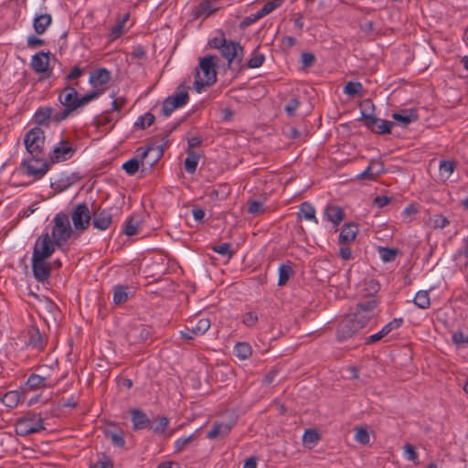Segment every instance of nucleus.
I'll use <instances>...</instances> for the list:
<instances>
[{
    "mask_svg": "<svg viewBox=\"0 0 468 468\" xmlns=\"http://www.w3.org/2000/svg\"><path fill=\"white\" fill-rule=\"evenodd\" d=\"M402 318H394L393 320L386 324L378 333L365 337L364 344L372 345L376 342L380 341L384 336L388 335L393 330L399 328L402 325Z\"/></svg>",
    "mask_w": 468,
    "mask_h": 468,
    "instance_id": "4468645a",
    "label": "nucleus"
},
{
    "mask_svg": "<svg viewBox=\"0 0 468 468\" xmlns=\"http://www.w3.org/2000/svg\"><path fill=\"white\" fill-rule=\"evenodd\" d=\"M298 217L303 218L306 220H313L315 224H318V219L315 217V208L309 202H303L300 206Z\"/></svg>",
    "mask_w": 468,
    "mask_h": 468,
    "instance_id": "c756f323",
    "label": "nucleus"
},
{
    "mask_svg": "<svg viewBox=\"0 0 468 468\" xmlns=\"http://www.w3.org/2000/svg\"><path fill=\"white\" fill-rule=\"evenodd\" d=\"M137 156L141 158L143 169H149L163 156V148L157 145L139 147Z\"/></svg>",
    "mask_w": 468,
    "mask_h": 468,
    "instance_id": "1a4fd4ad",
    "label": "nucleus"
},
{
    "mask_svg": "<svg viewBox=\"0 0 468 468\" xmlns=\"http://www.w3.org/2000/svg\"><path fill=\"white\" fill-rule=\"evenodd\" d=\"M358 233V226L356 223L350 222L343 225L340 234L339 242L346 244L352 242Z\"/></svg>",
    "mask_w": 468,
    "mask_h": 468,
    "instance_id": "5701e85b",
    "label": "nucleus"
},
{
    "mask_svg": "<svg viewBox=\"0 0 468 468\" xmlns=\"http://www.w3.org/2000/svg\"><path fill=\"white\" fill-rule=\"evenodd\" d=\"M361 330L359 325L350 317H345L340 321L336 329V339L338 342H344L353 337Z\"/></svg>",
    "mask_w": 468,
    "mask_h": 468,
    "instance_id": "f8f14e48",
    "label": "nucleus"
},
{
    "mask_svg": "<svg viewBox=\"0 0 468 468\" xmlns=\"http://www.w3.org/2000/svg\"><path fill=\"white\" fill-rule=\"evenodd\" d=\"M47 259L32 257V271L37 282H45L51 273V264L46 262Z\"/></svg>",
    "mask_w": 468,
    "mask_h": 468,
    "instance_id": "2eb2a0df",
    "label": "nucleus"
},
{
    "mask_svg": "<svg viewBox=\"0 0 468 468\" xmlns=\"http://www.w3.org/2000/svg\"><path fill=\"white\" fill-rule=\"evenodd\" d=\"M24 144L31 156H40L45 144L44 131L39 126L31 128L25 135Z\"/></svg>",
    "mask_w": 468,
    "mask_h": 468,
    "instance_id": "39448f33",
    "label": "nucleus"
},
{
    "mask_svg": "<svg viewBox=\"0 0 468 468\" xmlns=\"http://www.w3.org/2000/svg\"><path fill=\"white\" fill-rule=\"evenodd\" d=\"M129 288L125 285H115L113 287V303L115 304H121L125 303L129 298Z\"/></svg>",
    "mask_w": 468,
    "mask_h": 468,
    "instance_id": "473e14b6",
    "label": "nucleus"
},
{
    "mask_svg": "<svg viewBox=\"0 0 468 468\" xmlns=\"http://www.w3.org/2000/svg\"><path fill=\"white\" fill-rule=\"evenodd\" d=\"M49 52H37L36 53L30 62L32 69L36 73H46L48 70L49 66Z\"/></svg>",
    "mask_w": 468,
    "mask_h": 468,
    "instance_id": "a211bd4d",
    "label": "nucleus"
},
{
    "mask_svg": "<svg viewBox=\"0 0 468 468\" xmlns=\"http://www.w3.org/2000/svg\"><path fill=\"white\" fill-rule=\"evenodd\" d=\"M362 90L363 85L358 81H348L343 89L344 93L350 96L356 95Z\"/></svg>",
    "mask_w": 468,
    "mask_h": 468,
    "instance_id": "de8ad7c7",
    "label": "nucleus"
},
{
    "mask_svg": "<svg viewBox=\"0 0 468 468\" xmlns=\"http://www.w3.org/2000/svg\"><path fill=\"white\" fill-rule=\"evenodd\" d=\"M154 115L150 113V112H146L145 114L140 116L137 121L135 122L134 125L136 127H139L140 129H145L149 126H151L154 122Z\"/></svg>",
    "mask_w": 468,
    "mask_h": 468,
    "instance_id": "8fccbe9b",
    "label": "nucleus"
},
{
    "mask_svg": "<svg viewBox=\"0 0 468 468\" xmlns=\"http://www.w3.org/2000/svg\"><path fill=\"white\" fill-rule=\"evenodd\" d=\"M133 428L134 430H143L150 428L151 420L147 415L141 410L133 409L131 410Z\"/></svg>",
    "mask_w": 468,
    "mask_h": 468,
    "instance_id": "4be33fe9",
    "label": "nucleus"
},
{
    "mask_svg": "<svg viewBox=\"0 0 468 468\" xmlns=\"http://www.w3.org/2000/svg\"><path fill=\"white\" fill-rule=\"evenodd\" d=\"M350 317L356 322L357 325L362 329L364 328L369 321L374 317L373 315L367 314V312L356 308V312L350 314Z\"/></svg>",
    "mask_w": 468,
    "mask_h": 468,
    "instance_id": "f704fd0d",
    "label": "nucleus"
},
{
    "mask_svg": "<svg viewBox=\"0 0 468 468\" xmlns=\"http://www.w3.org/2000/svg\"><path fill=\"white\" fill-rule=\"evenodd\" d=\"M58 382V379H52L48 375L31 374L27 378V385L30 389L40 388H52Z\"/></svg>",
    "mask_w": 468,
    "mask_h": 468,
    "instance_id": "dca6fc26",
    "label": "nucleus"
},
{
    "mask_svg": "<svg viewBox=\"0 0 468 468\" xmlns=\"http://www.w3.org/2000/svg\"><path fill=\"white\" fill-rule=\"evenodd\" d=\"M56 247H58V244L51 239L50 235L48 232L43 233L35 242L32 257L48 259L53 254Z\"/></svg>",
    "mask_w": 468,
    "mask_h": 468,
    "instance_id": "6e6552de",
    "label": "nucleus"
},
{
    "mask_svg": "<svg viewBox=\"0 0 468 468\" xmlns=\"http://www.w3.org/2000/svg\"><path fill=\"white\" fill-rule=\"evenodd\" d=\"M324 217L327 221L333 223L334 226H337L344 218V211L338 206H327L324 212Z\"/></svg>",
    "mask_w": 468,
    "mask_h": 468,
    "instance_id": "a878e982",
    "label": "nucleus"
},
{
    "mask_svg": "<svg viewBox=\"0 0 468 468\" xmlns=\"http://www.w3.org/2000/svg\"><path fill=\"white\" fill-rule=\"evenodd\" d=\"M223 58L228 61L229 68L232 63L237 62L239 64L243 56V48L237 42L228 40L224 48L219 49Z\"/></svg>",
    "mask_w": 468,
    "mask_h": 468,
    "instance_id": "ddd939ff",
    "label": "nucleus"
},
{
    "mask_svg": "<svg viewBox=\"0 0 468 468\" xmlns=\"http://www.w3.org/2000/svg\"><path fill=\"white\" fill-rule=\"evenodd\" d=\"M456 168L453 161L441 160L439 165V174L441 179L448 180Z\"/></svg>",
    "mask_w": 468,
    "mask_h": 468,
    "instance_id": "72a5a7b5",
    "label": "nucleus"
},
{
    "mask_svg": "<svg viewBox=\"0 0 468 468\" xmlns=\"http://www.w3.org/2000/svg\"><path fill=\"white\" fill-rule=\"evenodd\" d=\"M403 454L407 460L411 461L414 463H418V453L415 450V447L410 443H406L404 445Z\"/></svg>",
    "mask_w": 468,
    "mask_h": 468,
    "instance_id": "5fc2aeb1",
    "label": "nucleus"
},
{
    "mask_svg": "<svg viewBox=\"0 0 468 468\" xmlns=\"http://www.w3.org/2000/svg\"><path fill=\"white\" fill-rule=\"evenodd\" d=\"M320 440L318 432L314 429L306 430L303 436V441L305 445L313 447Z\"/></svg>",
    "mask_w": 468,
    "mask_h": 468,
    "instance_id": "79ce46f5",
    "label": "nucleus"
},
{
    "mask_svg": "<svg viewBox=\"0 0 468 468\" xmlns=\"http://www.w3.org/2000/svg\"><path fill=\"white\" fill-rule=\"evenodd\" d=\"M282 1V0H271L263 5V6L258 10L256 13L251 14L248 18L255 22L256 20L269 15L271 12L281 6Z\"/></svg>",
    "mask_w": 468,
    "mask_h": 468,
    "instance_id": "393cba45",
    "label": "nucleus"
},
{
    "mask_svg": "<svg viewBox=\"0 0 468 468\" xmlns=\"http://www.w3.org/2000/svg\"><path fill=\"white\" fill-rule=\"evenodd\" d=\"M378 304V301L375 296L369 297L368 299L359 302L356 304V308L367 312V314L375 316L376 315V308Z\"/></svg>",
    "mask_w": 468,
    "mask_h": 468,
    "instance_id": "4c0bfd02",
    "label": "nucleus"
},
{
    "mask_svg": "<svg viewBox=\"0 0 468 468\" xmlns=\"http://www.w3.org/2000/svg\"><path fill=\"white\" fill-rule=\"evenodd\" d=\"M51 116V109L50 108H44L39 109L36 112L34 115L35 122L38 125L45 124L48 120H49Z\"/></svg>",
    "mask_w": 468,
    "mask_h": 468,
    "instance_id": "49530a36",
    "label": "nucleus"
},
{
    "mask_svg": "<svg viewBox=\"0 0 468 468\" xmlns=\"http://www.w3.org/2000/svg\"><path fill=\"white\" fill-rule=\"evenodd\" d=\"M112 463L110 458L104 456L95 463L91 464L90 468H112Z\"/></svg>",
    "mask_w": 468,
    "mask_h": 468,
    "instance_id": "774afa93",
    "label": "nucleus"
},
{
    "mask_svg": "<svg viewBox=\"0 0 468 468\" xmlns=\"http://www.w3.org/2000/svg\"><path fill=\"white\" fill-rule=\"evenodd\" d=\"M210 327V321L207 318H201L195 326L191 328V332L197 335L205 334Z\"/></svg>",
    "mask_w": 468,
    "mask_h": 468,
    "instance_id": "a18cd8bd",
    "label": "nucleus"
},
{
    "mask_svg": "<svg viewBox=\"0 0 468 468\" xmlns=\"http://www.w3.org/2000/svg\"><path fill=\"white\" fill-rule=\"evenodd\" d=\"M231 429L232 425L229 423L215 422L211 430L207 432V437L210 440H214L219 436L227 435Z\"/></svg>",
    "mask_w": 468,
    "mask_h": 468,
    "instance_id": "cd10ccee",
    "label": "nucleus"
},
{
    "mask_svg": "<svg viewBox=\"0 0 468 468\" xmlns=\"http://www.w3.org/2000/svg\"><path fill=\"white\" fill-rule=\"evenodd\" d=\"M413 303L420 309H428L431 305L429 291H419L413 299Z\"/></svg>",
    "mask_w": 468,
    "mask_h": 468,
    "instance_id": "58836bf2",
    "label": "nucleus"
},
{
    "mask_svg": "<svg viewBox=\"0 0 468 468\" xmlns=\"http://www.w3.org/2000/svg\"><path fill=\"white\" fill-rule=\"evenodd\" d=\"M70 185L69 177L60 176L50 180V187L58 193L68 189Z\"/></svg>",
    "mask_w": 468,
    "mask_h": 468,
    "instance_id": "ea45409f",
    "label": "nucleus"
},
{
    "mask_svg": "<svg viewBox=\"0 0 468 468\" xmlns=\"http://www.w3.org/2000/svg\"><path fill=\"white\" fill-rule=\"evenodd\" d=\"M21 166L25 168V173L35 179L42 178L49 170L48 163L40 156H32L30 159L23 160Z\"/></svg>",
    "mask_w": 468,
    "mask_h": 468,
    "instance_id": "0eeeda50",
    "label": "nucleus"
},
{
    "mask_svg": "<svg viewBox=\"0 0 468 468\" xmlns=\"http://www.w3.org/2000/svg\"><path fill=\"white\" fill-rule=\"evenodd\" d=\"M300 105V101L298 98L292 97L289 100L287 104L284 107V111L289 116H293Z\"/></svg>",
    "mask_w": 468,
    "mask_h": 468,
    "instance_id": "bf43d9fd",
    "label": "nucleus"
},
{
    "mask_svg": "<svg viewBox=\"0 0 468 468\" xmlns=\"http://www.w3.org/2000/svg\"><path fill=\"white\" fill-rule=\"evenodd\" d=\"M278 274H279L278 285L279 286L285 285L293 274L292 263L287 262V263L281 264L278 268Z\"/></svg>",
    "mask_w": 468,
    "mask_h": 468,
    "instance_id": "7c9ffc66",
    "label": "nucleus"
},
{
    "mask_svg": "<svg viewBox=\"0 0 468 468\" xmlns=\"http://www.w3.org/2000/svg\"><path fill=\"white\" fill-rule=\"evenodd\" d=\"M110 79V71L104 68H101L90 75L89 81L92 87L99 88L107 84Z\"/></svg>",
    "mask_w": 468,
    "mask_h": 468,
    "instance_id": "b1692460",
    "label": "nucleus"
},
{
    "mask_svg": "<svg viewBox=\"0 0 468 468\" xmlns=\"http://www.w3.org/2000/svg\"><path fill=\"white\" fill-rule=\"evenodd\" d=\"M112 223V215L109 210H101L93 213L92 225L99 230H106Z\"/></svg>",
    "mask_w": 468,
    "mask_h": 468,
    "instance_id": "6ab92c4d",
    "label": "nucleus"
},
{
    "mask_svg": "<svg viewBox=\"0 0 468 468\" xmlns=\"http://www.w3.org/2000/svg\"><path fill=\"white\" fill-rule=\"evenodd\" d=\"M169 424V420L166 417H159L155 426H150V429L154 433H163Z\"/></svg>",
    "mask_w": 468,
    "mask_h": 468,
    "instance_id": "13d9d810",
    "label": "nucleus"
},
{
    "mask_svg": "<svg viewBox=\"0 0 468 468\" xmlns=\"http://www.w3.org/2000/svg\"><path fill=\"white\" fill-rule=\"evenodd\" d=\"M52 23V16L50 14H36L33 19V27L37 35L44 34Z\"/></svg>",
    "mask_w": 468,
    "mask_h": 468,
    "instance_id": "412c9836",
    "label": "nucleus"
},
{
    "mask_svg": "<svg viewBox=\"0 0 468 468\" xmlns=\"http://www.w3.org/2000/svg\"><path fill=\"white\" fill-rule=\"evenodd\" d=\"M141 222L138 217L131 216L125 219L123 222V233L126 236H133L138 232Z\"/></svg>",
    "mask_w": 468,
    "mask_h": 468,
    "instance_id": "2f4dec72",
    "label": "nucleus"
},
{
    "mask_svg": "<svg viewBox=\"0 0 468 468\" xmlns=\"http://www.w3.org/2000/svg\"><path fill=\"white\" fill-rule=\"evenodd\" d=\"M265 60V57L261 53L254 54L251 58L248 61V68L257 69L260 68Z\"/></svg>",
    "mask_w": 468,
    "mask_h": 468,
    "instance_id": "052dcab7",
    "label": "nucleus"
},
{
    "mask_svg": "<svg viewBox=\"0 0 468 468\" xmlns=\"http://www.w3.org/2000/svg\"><path fill=\"white\" fill-rule=\"evenodd\" d=\"M354 439L362 445H367L370 442V435L366 427H356Z\"/></svg>",
    "mask_w": 468,
    "mask_h": 468,
    "instance_id": "a19ab883",
    "label": "nucleus"
},
{
    "mask_svg": "<svg viewBox=\"0 0 468 468\" xmlns=\"http://www.w3.org/2000/svg\"><path fill=\"white\" fill-rule=\"evenodd\" d=\"M140 165H141V158L137 156V150H136L135 155L133 158L129 159L128 161L124 162L122 164V167L127 175L133 176L139 170Z\"/></svg>",
    "mask_w": 468,
    "mask_h": 468,
    "instance_id": "e433bc0d",
    "label": "nucleus"
},
{
    "mask_svg": "<svg viewBox=\"0 0 468 468\" xmlns=\"http://www.w3.org/2000/svg\"><path fill=\"white\" fill-rule=\"evenodd\" d=\"M101 93H102V90H95V91L86 93L81 97H79L80 107L89 103L90 101H91L94 99H97Z\"/></svg>",
    "mask_w": 468,
    "mask_h": 468,
    "instance_id": "680f3d73",
    "label": "nucleus"
},
{
    "mask_svg": "<svg viewBox=\"0 0 468 468\" xmlns=\"http://www.w3.org/2000/svg\"><path fill=\"white\" fill-rule=\"evenodd\" d=\"M430 221L433 229H442L450 224L448 218L441 214L434 215L431 218Z\"/></svg>",
    "mask_w": 468,
    "mask_h": 468,
    "instance_id": "603ef678",
    "label": "nucleus"
},
{
    "mask_svg": "<svg viewBox=\"0 0 468 468\" xmlns=\"http://www.w3.org/2000/svg\"><path fill=\"white\" fill-rule=\"evenodd\" d=\"M392 118L396 122H399L403 127H406L410 123L416 122L419 115L415 109H403L399 112L392 113Z\"/></svg>",
    "mask_w": 468,
    "mask_h": 468,
    "instance_id": "aec40b11",
    "label": "nucleus"
},
{
    "mask_svg": "<svg viewBox=\"0 0 468 468\" xmlns=\"http://www.w3.org/2000/svg\"><path fill=\"white\" fill-rule=\"evenodd\" d=\"M263 203L261 201H251L248 207V212L250 214H260L263 211Z\"/></svg>",
    "mask_w": 468,
    "mask_h": 468,
    "instance_id": "338daca9",
    "label": "nucleus"
},
{
    "mask_svg": "<svg viewBox=\"0 0 468 468\" xmlns=\"http://www.w3.org/2000/svg\"><path fill=\"white\" fill-rule=\"evenodd\" d=\"M27 345L32 348H35L38 351L44 349L47 339L44 335H42L39 329L36 326H30L27 331Z\"/></svg>",
    "mask_w": 468,
    "mask_h": 468,
    "instance_id": "f3484780",
    "label": "nucleus"
},
{
    "mask_svg": "<svg viewBox=\"0 0 468 468\" xmlns=\"http://www.w3.org/2000/svg\"><path fill=\"white\" fill-rule=\"evenodd\" d=\"M365 291L367 292V294H369L370 297L374 296L375 293H377L379 289L380 285L378 281L374 279H370L365 282Z\"/></svg>",
    "mask_w": 468,
    "mask_h": 468,
    "instance_id": "4d7b16f0",
    "label": "nucleus"
},
{
    "mask_svg": "<svg viewBox=\"0 0 468 468\" xmlns=\"http://www.w3.org/2000/svg\"><path fill=\"white\" fill-rule=\"evenodd\" d=\"M190 80L179 84L175 93L171 96H168L164 101L162 106V113L165 117H169L176 109L181 108L188 102V90L190 87L187 83Z\"/></svg>",
    "mask_w": 468,
    "mask_h": 468,
    "instance_id": "f03ea898",
    "label": "nucleus"
},
{
    "mask_svg": "<svg viewBox=\"0 0 468 468\" xmlns=\"http://www.w3.org/2000/svg\"><path fill=\"white\" fill-rule=\"evenodd\" d=\"M217 63L216 56L207 55L199 58L198 66L195 69L194 89L197 92L200 93L217 81Z\"/></svg>",
    "mask_w": 468,
    "mask_h": 468,
    "instance_id": "f257e3e1",
    "label": "nucleus"
},
{
    "mask_svg": "<svg viewBox=\"0 0 468 468\" xmlns=\"http://www.w3.org/2000/svg\"><path fill=\"white\" fill-rule=\"evenodd\" d=\"M195 434H191L187 437H182L175 441V452H181L185 451L187 446L194 441Z\"/></svg>",
    "mask_w": 468,
    "mask_h": 468,
    "instance_id": "09e8293b",
    "label": "nucleus"
},
{
    "mask_svg": "<svg viewBox=\"0 0 468 468\" xmlns=\"http://www.w3.org/2000/svg\"><path fill=\"white\" fill-rule=\"evenodd\" d=\"M218 8L210 0L202 1L194 10L193 14L196 18H206L213 14Z\"/></svg>",
    "mask_w": 468,
    "mask_h": 468,
    "instance_id": "bb28decb",
    "label": "nucleus"
},
{
    "mask_svg": "<svg viewBox=\"0 0 468 468\" xmlns=\"http://www.w3.org/2000/svg\"><path fill=\"white\" fill-rule=\"evenodd\" d=\"M212 250L224 257H227L228 259H231L234 255V251L231 250V245L229 243H222L213 246Z\"/></svg>",
    "mask_w": 468,
    "mask_h": 468,
    "instance_id": "3c124183",
    "label": "nucleus"
},
{
    "mask_svg": "<svg viewBox=\"0 0 468 468\" xmlns=\"http://www.w3.org/2000/svg\"><path fill=\"white\" fill-rule=\"evenodd\" d=\"M452 341L459 346H465L468 345V334L462 331H457L452 334Z\"/></svg>",
    "mask_w": 468,
    "mask_h": 468,
    "instance_id": "6e6d98bb",
    "label": "nucleus"
},
{
    "mask_svg": "<svg viewBox=\"0 0 468 468\" xmlns=\"http://www.w3.org/2000/svg\"><path fill=\"white\" fill-rule=\"evenodd\" d=\"M71 219L76 230H86L91 219L88 205L86 203L78 204L71 212Z\"/></svg>",
    "mask_w": 468,
    "mask_h": 468,
    "instance_id": "9b49d317",
    "label": "nucleus"
},
{
    "mask_svg": "<svg viewBox=\"0 0 468 468\" xmlns=\"http://www.w3.org/2000/svg\"><path fill=\"white\" fill-rule=\"evenodd\" d=\"M378 253L384 262H391L395 261L398 250L392 248L379 247Z\"/></svg>",
    "mask_w": 468,
    "mask_h": 468,
    "instance_id": "37998d69",
    "label": "nucleus"
},
{
    "mask_svg": "<svg viewBox=\"0 0 468 468\" xmlns=\"http://www.w3.org/2000/svg\"><path fill=\"white\" fill-rule=\"evenodd\" d=\"M58 101L65 108L56 116L57 121L66 119L73 111L80 107L79 94L73 87L69 85L59 94Z\"/></svg>",
    "mask_w": 468,
    "mask_h": 468,
    "instance_id": "423d86ee",
    "label": "nucleus"
},
{
    "mask_svg": "<svg viewBox=\"0 0 468 468\" xmlns=\"http://www.w3.org/2000/svg\"><path fill=\"white\" fill-rule=\"evenodd\" d=\"M123 22H118L114 27H112L109 34L111 40H115L123 34Z\"/></svg>",
    "mask_w": 468,
    "mask_h": 468,
    "instance_id": "0e129e2a",
    "label": "nucleus"
},
{
    "mask_svg": "<svg viewBox=\"0 0 468 468\" xmlns=\"http://www.w3.org/2000/svg\"><path fill=\"white\" fill-rule=\"evenodd\" d=\"M107 435L110 437L112 443L114 446L119 447V448L124 447L125 440H124L122 432H119V433L118 432H110Z\"/></svg>",
    "mask_w": 468,
    "mask_h": 468,
    "instance_id": "e2e57ef3",
    "label": "nucleus"
},
{
    "mask_svg": "<svg viewBox=\"0 0 468 468\" xmlns=\"http://www.w3.org/2000/svg\"><path fill=\"white\" fill-rule=\"evenodd\" d=\"M361 119L364 123L368 129L373 131L378 124V122H379V118L376 117L373 114L367 113L365 111L361 112Z\"/></svg>",
    "mask_w": 468,
    "mask_h": 468,
    "instance_id": "864d4df0",
    "label": "nucleus"
},
{
    "mask_svg": "<svg viewBox=\"0 0 468 468\" xmlns=\"http://www.w3.org/2000/svg\"><path fill=\"white\" fill-rule=\"evenodd\" d=\"M17 401L18 395L16 392L14 391L6 393L3 398V402L8 407L16 406Z\"/></svg>",
    "mask_w": 468,
    "mask_h": 468,
    "instance_id": "69168bd1",
    "label": "nucleus"
},
{
    "mask_svg": "<svg viewBox=\"0 0 468 468\" xmlns=\"http://www.w3.org/2000/svg\"><path fill=\"white\" fill-rule=\"evenodd\" d=\"M53 224L51 231L52 239L57 242L58 247H60L65 244L73 234L69 216L63 212L58 213L53 218Z\"/></svg>",
    "mask_w": 468,
    "mask_h": 468,
    "instance_id": "20e7f679",
    "label": "nucleus"
},
{
    "mask_svg": "<svg viewBox=\"0 0 468 468\" xmlns=\"http://www.w3.org/2000/svg\"><path fill=\"white\" fill-rule=\"evenodd\" d=\"M45 429L44 420L41 415L30 412L19 418L15 425L16 433L21 437L39 432Z\"/></svg>",
    "mask_w": 468,
    "mask_h": 468,
    "instance_id": "7ed1b4c3",
    "label": "nucleus"
},
{
    "mask_svg": "<svg viewBox=\"0 0 468 468\" xmlns=\"http://www.w3.org/2000/svg\"><path fill=\"white\" fill-rule=\"evenodd\" d=\"M393 126L394 123L392 122L379 119V122H378V124L376 125L375 129L372 132L378 134L390 133Z\"/></svg>",
    "mask_w": 468,
    "mask_h": 468,
    "instance_id": "c03bdc74",
    "label": "nucleus"
},
{
    "mask_svg": "<svg viewBox=\"0 0 468 468\" xmlns=\"http://www.w3.org/2000/svg\"><path fill=\"white\" fill-rule=\"evenodd\" d=\"M76 152L73 144L69 140H60L49 153L52 164L60 163L70 159Z\"/></svg>",
    "mask_w": 468,
    "mask_h": 468,
    "instance_id": "9d476101",
    "label": "nucleus"
},
{
    "mask_svg": "<svg viewBox=\"0 0 468 468\" xmlns=\"http://www.w3.org/2000/svg\"><path fill=\"white\" fill-rule=\"evenodd\" d=\"M234 356L239 360H246L252 355V347L247 342H238L233 347Z\"/></svg>",
    "mask_w": 468,
    "mask_h": 468,
    "instance_id": "c85d7f7f",
    "label": "nucleus"
},
{
    "mask_svg": "<svg viewBox=\"0 0 468 468\" xmlns=\"http://www.w3.org/2000/svg\"><path fill=\"white\" fill-rule=\"evenodd\" d=\"M187 156L185 160V169L189 174H194L199 161V155L192 150H187Z\"/></svg>",
    "mask_w": 468,
    "mask_h": 468,
    "instance_id": "c9c22d12",
    "label": "nucleus"
}]
</instances>
